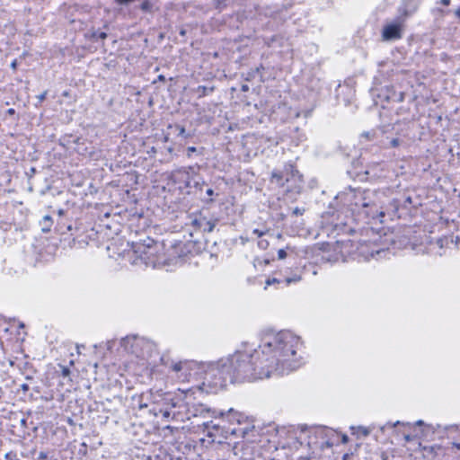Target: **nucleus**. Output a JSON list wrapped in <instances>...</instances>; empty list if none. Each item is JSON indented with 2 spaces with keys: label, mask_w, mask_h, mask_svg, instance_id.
Returning <instances> with one entry per match:
<instances>
[{
  "label": "nucleus",
  "mask_w": 460,
  "mask_h": 460,
  "mask_svg": "<svg viewBox=\"0 0 460 460\" xmlns=\"http://www.w3.org/2000/svg\"><path fill=\"white\" fill-rule=\"evenodd\" d=\"M186 415L188 419L190 418H217L218 416H226L227 420L231 423H236L238 427L229 429L231 435L236 438H245L250 431H253L254 426L248 420L243 413L229 409L227 412L218 411L216 409L208 407L200 402H187L186 403Z\"/></svg>",
  "instance_id": "2"
},
{
  "label": "nucleus",
  "mask_w": 460,
  "mask_h": 460,
  "mask_svg": "<svg viewBox=\"0 0 460 460\" xmlns=\"http://www.w3.org/2000/svg\"><path fill=\"white\" fill-rule=\"evenodd\" d=\"M139 356H140V357H142V358H146V354H145V352H144V351H143V352H141V353L139 354Z\"/></svg>",
  "instance_id": "41"
},
{
  "label": "nucleus",
  "mask_w": 460,
  "mask_h": 460,
  "mask_svg": "<svg viewBox=\"0 0 460 460\" xmlns=\"http://www.w3.org/2000/svg\"><path fill=\"white\" fill-rule=\"evenodd\" d=\"M399 145H400V141L398 138H394L391 141V146H393V147H397Z\"/></svg>",
  "instance_id": "28"
},
{
  "label": "nucleus",
  "mask_w": 460,
  "mask_h": 460,
  "mask_svg": "<svg viewBox=\"0 0 460 460\" xmlns=\"http://www.w3.org/2000/svg\"><path fill=\"white\" fill-rule=\"evenodd\" d=\"M107 38L106 32H99L98 39L104 40Z\"/></svg>",
  "instance_id": "30"
},
{
  "label": "nucleus",
  "mask_w": 460,
  "mask_h": 460,
  "mask_svg": "<svg viewBox=\"0 0 460 460\" xmlns=\"http://www.w3.org/2000/svg\"><path fill=\"white\" fill-rule=\"evenodd\" d=\"M226 358L208 365L203 376V385L217 391L234 383Z\"/></svg>",
  "instance_id": "3"
},
{
  "label": "nucleus",
  "mask_w": 460,
  "mask_h": 460,
  "mask_svg": "<svg viewBox=\"0 0 460 460\" xmlns=\"http://www.w3.org/2000/svg\"><path fill=\"white\" fill-rule=\"evenodd\" d=\"M405 439H406L407 441H409V440H410L409 436H406V437H405Z\"/></svg>",
  "instance_id": "46"
},
{
  "label": "nucleus",
  "mask_w": 460,
  "mask_h": 460,
  "mask_svg": "<svg viewBox=\"0 0 460 460\" xmlns=\"http://www.w3.org/2000/svg\"><path fill=\"white\" fill-rule=\"evenodd\" d=\"M363 433H364L365 435H367V434H368L367 430H363Z\"/></svg>",
  "instance_id": "44"
},
{
  "label": "nucleus",
  "mask_w": 460,
  "mask_h": 460,
  "mask_svg": "<svg viewBox=\"0 0 460 460\" xmlns=\"http://www.w3.org/2000/svg\"><path fill=\"white\" fill-rule=\"evenodd\" d=\"M7 113L13 115V114H14V110L13 109H9L7 111Z\"/></svg>",
  "instance_id": "38"
},
{
  "label": "nucleus",
  "mask_w": 460,
  "mask_h": 460,
  "mask_svg": "<svg viewBox=\"0 0 460 460\" xmlns=\"http://www.w3.org/2000/svg\"><path fill=\"white\" fill-rule=\"evenodd\" d=\"M11 66L13 69H15L17 67V60L16 59L12 62Z\"/></svg>",
  "instance_id": "34"
},
{
  "label": "nucleus",
  "mask_w": 460,
  "mask_h": 460,
  "mask_svg": "<svg viewBox=\"0 0 460 460\" xmlns=\"http://www.w3.org/2000/svg\"><path fill=\"white\" fill-rule=\"evenodd\" d=\"M384 250L375 249L374 247H369L367 243H361L358 247V252L361 256H363L366 260L369 258H374L376 255H380L384 252Z\"/></svg>",
  "instance_id": "12"
},
{
  "label": "nucleus",
  "mask_w": 460,
  "mask_h": 460,
  "mask_svg": "<svg viewBox=\"0 0 460 460\" xmlns=\"http://www.w3.org/2000/svg\"><path fill=\"white\" fill-rule=\"evenodd\" d=\"M196 150H197V149H196V147H194V146H189V147L187 148V155H188V157H190V156H191V154H192V153H194V152H196Z\"/></svg>",
  "instance_id": "26"
},
{
  "label": "nucleus",
  "mask_w": 460,
  "mask_h": 460,
  "mask_svg": "<svg viewBox=\"0 0 460 460\" xmlns=\"http://www.w3.org/2000/svg\"><path fill=\"white\" fill-rule=\"evenodd\" d=\"M190 364L189 362H187V361H184V362L181 361V362H178V363H174L172 365V368L175 372H183L184 377H186L187 376V372L190 368Z\"/></svg>",
  "instance_id": "14"
},
{
  "label": "nucleus",
  "mask_w": 460,
  "mask_h": 460,
  "mask_svg": "<svg viewBox=\"0 0 460 460\" xmlns=\"http://www.w3.org/2000/svg\"><path fill=\"white\" fill-rule=\"evenodd\" d=\"M141 407H147V404L146 403L141 404Z\"/></svg>",
  "instance_id": "45"
},
{
  "label": "nucleus",
  "mask_w": 460,
  "mask_h": 460,
  "mask_svg": "<svg viewBox=\"0 0 460 460\" xmlns=\"http://www.w3.org/2000/svg\"><path fill=\"white\" fill-rule=\"evenodd\" d=\"M403 26L402 15H397L394 21L384 25L382 39L385 41H394L402 39Z\"/></svg>",
  "instance_id": "8"
},
{
  "label": "nucleus",
  "mask_w": 460,
  "mask_h": 460,
  "mask_svg": "<svg viewBox=\"0 0 460 460\" xmlns=\"http://www.w3.org/2000/svg\"><path fill=\"white\" fill-rule=\"evenodd\" d=\"M454 446H455L456 448L460 449V443H454Z\"/></svg>",
  "instance_id": "40"
},
{
  "label": "nucleus",
  "mask_w": 460,
  "mask_h": 460,
  "mask_svg": "<svg viewBox=\"0 0 460 460\" xmlns=\"http://www.w3.org/2000/svg\"><path fill=\"white\" fill-rule=\"evenodd\" d=\"M46 94H47L46 93H43L42 94H40L39 96L40 101H43L46 98Z\"/></svg>",
  "instance_id": "36"
},
{
  "label": "nucleus",
  "mask_w": 460,
  "mask_h": 460,
  "mask_svg": "<svg viewBox=\"0 0 460 460\" xmlns=\"http://www.w3.org/2000/svg\"><path fill=\"white\" fill-rule=\"evenodd\" d=\"M160 247L153 240H150L147 244L136 243L133 245V251L137 258L134 263L137 264L139 260L146 266L156 267L157 265L164 264L165 260L162 254L159 253Z\"/></svg>",
  "instance_id": "5"
},
{
  "label": "nucleus",
  "mask_w": 460,
  "mask_h": 460,
  "mask_svg": "<svg viewBox=\"0 0 460 460\" xmlns=\"http://www.w3.org/2000/svg\"><path fill=\"white\" fill-rule=\"evenodd\" d=\"M283 178L288 184L287 190L295 193H300L303 189V179L299 172L291 164L285 166L284 172L274 171L271 174L272 182L283 186Z\"/></svg>",
  "instance_id": "6"
},
{
  "label": "nucleus",
  "mask_w": 460,
  "mask_h": 460,
  "mask_svg": "<svg viewBox=\"0 0 460 460\" xmlns=\"http://www.w3.org/2000/svg\"><path fill=\"white\" fill-rule=\"evenodd\" d=\"M379 191L371 190H349L341 195V200L352 213H364L366 208H368L373 198H377Z\"/></svg>",
  "instance_id": "4"
},
{
  "label": "nucleus",
  "mask_w": 460,
  "mask_h": 460,
  "mask_svg": "<svg viewBox=\"0 0 460 460\" xmlns=\"http://www.w3.org/2000/svg\"><path fill=\"white\" fill-rule=\"evenodd\" d=\"M456 15L460 18V7L456 11Z\"/></svg>",
  "instance_id": "39"
},
{
  "label": "nucleus",
  "mask_w": 460,
  "mask_h": 460,
  "mask_svg": "<svg viewBox=\"0 0 460 460\" xmlns=\"http://www.w3.org/2000/svg\"><path fill=\"white\" fill-rule=\"evenodd\" d=\"M303 213H304V209L303 208H296L293 210V214L296 215V216L303 215Z\"/></svg>",
  "instance_id": "27"
},
{
  "label": "nucleus",
  "mask_w": 460,
  "mask_h": 460,
  "mask_svg": "<svg viewBox=\"0 0 460 460\" xmlns=\"http://www.w3.org/2000/svg\"><path fill=\"white\" fill-rule=\"evenodd\" d=\"M211 424H212V422H208V421L203 422V425L206 426L207 429H209Z\"/></svg>",
  "instance_id": "37"
},
{
  "label": "nucleus",
  "mask_w": 460,
  "mask_h": 460,
  "mask_svg": "<svg viewBox=\"0 0 460 460\" xmlns=\"http://www.w3.org/2000/svg\"><path fill=\"white\" fill-rule=\"evenodd\" d=\"M140 8L145 12L150 11L152 8L151 2H142Z\"/></svg>",
  "instance_id": "20"
},
{
  "label": "nucleus",
  "mask_w": 460,
  "mask_h": 460,
  "mask_svg": "<svg viewBox=\"0 0 460 460\" xmlns=\"http://www.w3.org/2000/svg\"><path fill=\"white\" fill-rule=\"evenodd\" d=\"M175 130L178 132V136L183 137V138H189L191 137V134L187 133L185 128L181 125H174Z\"/></svg>",
  "instance_id": "16"
},
{
  "label": "nucleus",
  "mask_w": 460,
  "mask_h": 460,
  "mask_svg": "<svg viewBox=\"0 0 460 460\" xmlns=\"http://www.w3.org/2000/svg\"><path fill=\"white\" fill-rule=\"evenodd\" d=\"M21 388H22V391H24V392H27V391H29V389H30L29 385H28L27 384H22V385H21Z\"/></svg>",
  "instance_id": "33"
},
{
  "label": "nucleus",
  "mask_w": 460,
  "mask_h": 460,
  "mask_svg": "<svg viewBox=\"0 0 460 460\" xmlns=\"http://www.w3.org/2000/svg\"><path fill=\"white\" fill-rule=\"evenodd\" d=\"M132 340H133V344H132V346H133V347H136V348H137V347H139V346H141V345H143V344H145V345H146V347H147V348H150V347H151V344H150V343L146 342V341H145L143 339H141V338H136V337H135V338H133Z\"/></svg>",
  "instance_id": "19"
},
{
  "label": "nucleus",
  "mask_w": 460,
  "mask_h": 460,
  "mask_svg": "<svg viewBox=\"0 0 460 460\" xmlns=\"http://www.w3.org/2000/svg\"><path fill=\"white\" fill-rule=\"evenodd\" d=\"M286 256H287V252L285 250H283V249L279 250V252H278L279 259H280V260L285 259Z\"/></svg>",
  "instance_id": "24"
},
{
  "label": "nucleus",
  "mask_w": 460,
  "mask_h": 460,
  "mask_svg": "<svg viewBox=\"0 0 460 460\" xmlns=\"http://www.w3.org/2000/svg\"><path fill=\"white\" fill-rule=\"evenodd\" d=\"M301 280V276L298 274H295L292 277H285L283 281L286 283V285H289L291 283H296Z\"/></svg>",
  "instance_id": "18"
},
{
  "label": "nucleus",
  "mask_w": 460,
  "mask_h": 460,
  "mask_svg": "<svg viewBox=\"0 0 460 460\" xmlns=\"http://www.w3.org/2000/svg\"><path fill=\"white\" fill-rule=\"evenodd\" d=\"M253 234H257L259 237H261L262 235H264L265 233L259 229H254Z\"/></svg>",
  "instance_id": "29"
},
{
  "label": "nucleus",
  "mask_w": 460,
  "mask_h": 460,
  "mask_svg": "<svg viewBox=\"0 0 460 460\" xmlns=\"http://www.w3.org/2000/svg\"><path fill=\"white\" fill-rule=\"evenodd\" d=\"M416 424H417V425H422V424H423V421H422V420H418V421L416 422Z\"/></svg>",
  "instance_id": "42"
},
{
  "label": "nucleus",
  "mask_w": 460,
  "mask_h": 460,
  "mask_svg": "<svg viewBox=\"0 0 460 460\" xmlns=\"http://www.w3.org/2000/svg\"><path fill=\"white\" fill-rule=\"evenodd\" d=\"M207 91H208V89L205 86H199V88H198V93H199L200 96L206 95Z\"/></svg>",
  "instance_id": "23"
},
{
  "label": "nucleus",
  "mask_w": 460,
  "mask_h": 460,
  "mask_svg": "<svg viewBox=\"0 0 460 460\" xmlns=\"http://www.w3.org/2000/svg\"><path fill=\"white\" fill-rule=\"evenodd\" d=\"M417 8V5L413 2H405L399 7L398 15H402L404 22L409 16L416 12Z\"/></svg>",
  "instance_id": "13"
},
{
  "label": "nucleus",
  "mask_w": 460,
  "mask_h": 460,
  "mask_svg": "<svg viewBox=\"0 0 460 460\" xmlns=\"http://www.w3.org/2000/svg\"><path fill=\"white\" fill-rule=\"evenodd\" d=\"M303 342L288 331L263 335L258 349L238 350L226 358L234 382L255 381L286 375L303 363Z\"/></svg>",
  "instance_id": "1"
},
{
  "label": "nucleus",
  "mask_w": 460,
  "mask_h": 460,
  "mask_svg": "<svg viewBox=\"0 0 460 460\" xmlns=\"http://www.w3.org/2000/svg\"><path fill=\"white\" fill-rule=\"evenodd\" d=\"M206 192H207L208 196H209V197H211L214 194V191L212 189H208Z\"/></svg>",
  "instance_id": "35"
},
{
  "label": "nucleus",
  "mask_w": 460,
  "mask_h": 460,
  "mask_svg": "<svg viewBox=\"0 0 460 460\" xmlns=\"http://www.w3.org/2000/svg\"><path fill=\"white\" fill-rule=\"evenodd\" d=\"M69 376H70V369L68 367H62V376L68 378Z\"/></svg>",
  "instance_id": "22"
},
{
  "label": "nucleus",
  "mask_w": 460,
  "mask_h": 460,
  "mask_svg": "<svg viewBox=\"0 0 460 460\" xmlns=\"http://www.w3.org/2000/svg\"><path fill=\"white\" fill-rule=\"evenodd\" d=\"M449 3H450L449 1L443 2V4H444L445 5H448V4H449Z\"/></svg>",
  "instance_id": "43"
},
{
  "label": "nucleus",
  "mask_w": 460,
  "mask_h": 460,
  "mask_svg": "<svg viewBox=\"0 0 460 460\" xmlns=\"http://www.w3.org/2000/svg\"><path fill=\"white\" fill-rule=\"evenodd\" d=\"M98 34L99 32H96V31H93L90 38L93 39V40H97L98 39Z\"/></svg>",
  "instance_id": "32"
},
{
  "label": "nucleus",
  "mask_w": 460,
  "mask_h": 460,
  "mask_svg": "<svg viewBox=\"0 0 460 460\" xmlns=\"http://www.w3.org/2000/svg\"><path fill=\"white\" fill-rule=\"evenodd\" d=\"M383 196L384 193L379 191V196L377 198H373V201L370 202V206L368 208H366L363 213L366 217L371 218H379L385 217L383 206L384 202L381 200Z\"/></svg>",
  "instance_id": "9"
},
{
  "label": "nucleus",
  "mask_w": 460,
  "mask_h": 460,
  "mask_svg": "<svg viewBox=\"0 0 460 460\" xmlns=\"http://www.w3.org/2000/svg\"><path fill=\"white\" fill-rule=\"evenodd\" d=\"M199 166L182 167L177 171L181 180L185 181L187 188H192V180L199 174Z\"/></svg>",
  "instance_id": "11"
},
{
  "label": "nucleus",
  "mask_w": 460,
  "mask_h": 460,
  "mask_svg": "<svg viewBox=\"0 0 460 460\" xmlns=\"http://www.w3.org/2000/svg\"><path fill=\"white\" fill-rule=\"evenodd\" d=\"M362 137L367 138V139H372V134L370 132H365L362 134Z\"/></svg>",
  "instance_id": "31"
},
{
  "label": "nucleus",
  "mask_w": 460,
  "mask_h": 460,
  "mask_svg": "<svg viewBox=\"0 0 460 460\" xmlns=\"http://www.w3.org/2000/svg\"><path fill=\"white\" fill-rule=\"evenodd\" d=\"M217 220H208L205 217L199 216L191 220V226L201 232L210 233L214 230Z\"/></svg>",
  "instance_id": "10"
},
{
  "label": "nucleus",
  "mask_w": 460,
  "mask_h": 460,
  "mask_svg": "<svg viewBox=\"0 0 460 460\" xmlns=\"http://www.w3.org/2000/svg\"><path fill=\"white\" fill-rule=\"evenodd\" d=\"M281 281H282V280H279V279H275V278H273V279H269L266 281V285H267V286H270V285H271V284H273V283H279V282H281Z\"/></svg>",
  "instance_id": "25"
},
{
  "label": "nucleus",
  "mask_w": 460,
  "mask_h": 460,
  "mask_svg": "<svg viewBox=\"0 0 460 460\" xmlns=\"http://www.w3.org/2000/svg\"><path fill=\"white\" fill-rule=\"evenodd\" d=\"M52 218L49 216H45L42 218V221L40 222V225L42 226V231L43 232H49L50 229V226H52Z\"/></svg>",
  "instance_id": "15"
},
{
  "label": "nucleus",
  "mask_w": 460,
  "mask_h": 460,
  "mask_svg": "<svg viewBox=\"0 0 460 460\" xmlns=\"http://www.w3.org/2000/svg\"><path fill=\"white\" fill-rule=\"evenodd\" d=\"M149 396L154 404L151 411L155 416H161L166 421L175 419L176 413L172 410L175 408L176 403L173 402L170 394H153L150 392Z\"/></svg>",
  "instance_id": "7"
},
{
  "label": "nucleus",
  "mask_w": 460,
  "mask_h": 460,
  "mask_svg": "<svg viewBox=\"0 0 460 460\" xmlns=\"http://www.w3.org/2000/svg\"><path fill=\"white\" fill-rule=\"evenodd\" d=\"M258 245L261 249H267L269 246V242L267 240L262 239L258 242Z\"/></svg>",
  "instance_id": "21"
},
{
  "label": "nucleus",
  "mask_w": 460,
  "mask_h": 460,
  "mask_svg": "<svg viewBox=\"0 0 460 460\" xmlns=\"http://www.w3.org/2000/svg\"><path fill=\"white\" fill-rule=\"evenodd\" d=\"M204 184L205 181L199 175L192 180V188L201 190Z\"/></svg>",
  "instance_id": "17"
}]
</instances>
